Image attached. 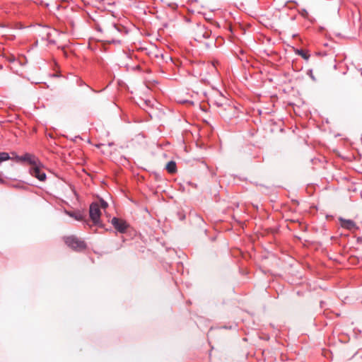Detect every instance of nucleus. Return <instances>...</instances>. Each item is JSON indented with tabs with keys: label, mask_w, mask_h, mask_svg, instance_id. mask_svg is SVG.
<instances>
[{
	"label": "nucleus",
	"mask_w": 362,
	"mask_h": 362,
	"mask_svg": "<svg viewBox=\"0 0 362 362\" xmlns=\"http://www.w3.org/2000/svg\"><path fill=\"white\" fill-rule=\"evenodd\" d=\"M89 216L93 225L102 228L103 224L100 221L101 211L100 205L98 202H93L89 207Z\"/></svg>",
	"instance_id": "nucleus-4"
},
{
	"label": "nucleus",
	"mask_w": 362,
	"mask_h": 362,
	"mask_svg": "<svg viewBox=\"0 0 362 362\" xmlns=\"http://www.w3.org/2000/svg\"><path fill=\"white\" fill-rule=\"evenodd\" d=\"M299 13L303 17L307 18L308 17V12L306 9L303 8L299 11Z\"/></svg>",
	"instance_id": "nucleus-19"
},
{
	"label": "nucleus",
	"mask_w": 362,
	"mask_h": 362,
	"mask_svg": "<svg viewBox=\"0 0 362 362\" xmlns=\"http://www.w3.org/2000/svg\"><path fill=\"white\" fill-rule=\"evenodd\" d=\"M341 227L348 229L350 230L358 229V227L356 226V223L350 219L346 220V219H341Z\"/></svg>",
	"instance_id": "nucleus-12"
},
{
	"label": "nucleus",
	"mask_w": 362,
	"mask_h": 362,
	"mask_svg": "<svg viewBox=\"0 0 362 362\" xmlns=\"http://www.w3.org/2000/svg\"><path fill=\"white\" fill-rule=\"evenodd\" d=\"M296 53L305 60H308L310 58L308 52L303 49H297Z\"/></svg>",
	"instance_id": "nucleus-16"
},
{
	"label": "nucleus",
	"mask_w": 362,
	"mask_h": 362,
	"mask_svg": "<svg viewBox=\"0 0 362 362\" xmlns=\"http://www.w3.org/2000/svg\"><path fill=\"white\" fill-rule=\"evenodd\" d=\"M67 215H69L70 217L74 218L76 221H84L86 215L83 211H65Z\"/></svg>",
	"instance_id": "nucleus-11"
},
{
	"label": "nucleus",
	"mask_w": 362,
	"mask_h": 362,
	"mask_svg": "<svg viewBox=\"0 0 362 362\" xmlns=\"http://www.w3.org/2000/svg\"><path fill=\"white\" fill-rule=\"evenodd\" d=\"M98 203L100 205V209L102 208L103 209H105L108 206V204L103 199H100Z\"/></svg>",
	"instance_id": "nucleus-18"
},
{
	"label": "nucleus",
	"mask_w": 362,
	"mask_h": 362,
	"mask_svg": "<svg viewBox=\"0 0 362 362\" xmlns=\"http://www.w3.org/2000/svg\"><path fill=\"white\" fill-rule=\"evenodd\" d=\"M3 182L2 175H1V173H0V182Z\"/></svg>",
	"instance_id": "nucleus-23"
},
{
	"label": "nucleus",
	"mask_w": 362,
	"mask_h": 362,
	"mask_svg": "<svg viewBox=\"0 0 362 362\" xmlns=\"http://www.w3.org/2000/svg\"><path fill=\"white\" fill-rule=\"evenodd\" d=\"M25 63H26V62H25V57L24 56V62H23V64L25 65Z\"/></svg>",
	"instance_id": "nucleus-25"
},
{
	"label": "nucleus",
	"mask_w": 362,
	"mask_h": 362,
	"mask_svg": "<svg viewBox=\"0 0 362 362\" xmlns=\"http://www.w3.org/2000/svg\"><path fill=\"white\" fill-rule=\"evenodd\" d=\"M31 31L33 33L37 41L38 39H40L42 40H46L49 38L51 29L50 28L47 26L37 25L33 28Z\"/></svg>",
	"instance_id": "nucleus-5"
},
{
	"label": "nucleus",
	"mask_w": 362,
	"mask_h": 362,
	"mask_svg": "<svg viewBox=\"0 0 362 362\" xmlns=\"http://www.w3.org/2000/svg\"><path fill=\"white\" fill-rule=\"evenodd\" d=\"M22 186H23V184L21 182H19L16 185H15V187H19V188L22 187Z\"/></svg>",
	"instance_id": "nucleus-21"
},
{
	"label": "nucleus",
	"mask_w": 362,
	"mask_h": 362,
	"mask_svg": "<svg viewBox=\"0 0 362 362\" xmlns=\"http://www.w3.org/2000/svg\"><path fill=\"white\" fill-rule=\"evenodd\" d=\"M167 171L170 174H174L177 172V165L174 160L169 161L165 167Z\"/></svg>",
	"instance_id": "nucleus-15"
},
{
	"label": "nucleus",
	"mask_w": 362,
	"mask_h": 362,
	"mask_svg": "<svg viewBox=\"0 0 362 362\" xmlns=\"http://www.w3.org/2000/svg\"><path fill=\"white\" fill-rule=\"evenodd\" d=\"M214 104L218 107L222 108L223 106H227L229 109H233L230 106V100L225 97L221 93L218 92L214 96Z\"/></svg>",
	"instance_id": "nucleus-7"
},
{
	"label": "nucleus",
	"mask_w": 362,
	"mask_h": 362,
	"mask_svg": "<svg viewBox=\"0 0 362 362\" xmlns=\"http://www.w3.org/2000/svg\"><path fill=\"white\" fill-rule=\"evenodd\" d=\"M9 160H12L17 163H23V156H18L15 151L8 153Z\"/></svg>",
	"instance_id": "nucleus-14"
},
{
	"label": "nucleus",
	"mask_w": 362,
	"mask_h": 362,
	"mask_svg": "<svg viewBox=\"0 0 362 362\" xmlns=\"http://www.w3.org/2000/svg\"><path fill=\"white\" fill-rule=\"evenodd\" d=\"M9 160L8 153L0 152V164L6 160Z\"/></svg>",
	"instance_id": "nucleus-17"
},
{
	"label": "nucleus",
	"mask_w": 362,
	"mask_h": 362,
	"mask_svg": "<svg viewBox=\"0 0 362 362\" xmlns=\"http://www.w3.org/2000/svg\"><path fill=\"white\" fill-rule=\"evenodd\" d=\"M150 103H151V101H147V100L144 101V105H145L146 106H150Z\"/></svg>",
	"instance_id": "nucleus-20"
},
{
	"label": "nucleus",
	"mask_w": 362,
	"mask_h": 362,
	"mask_svg": "<svg viewBox=\"0 0 362 362\" xmlns=\"http://www.w3.org/2000/svg\"><path fill=\"white\" fill-rule=\"evenodd\" d=\"M357 242H358V243H362V237H358V238H357Z\"/></svg>",
	"instance_id": "nucleus-22"
},
{
	"label": "nucleus",
	"mask_w": 362,
	"mask_h": 362,
	"mask_svg": "<svg viewBox=\"0 0 362 362\" xmlns=\"http://www.w3.org/2000/svg\"><path fill=\"white\" fill-rule=\"evenodd\" d=\"M124 28L119 25L111 24L110 27L106 28V31L110 33L114 34L115 33H122Z\"/></svg>",
	"instance_id": "nucleus-13"
},
{
	"label": "nucleus",
	"mask_w": 362,
	"mask_h": 362,
	"mask_svg": "<svg viewBox=\"0 0 362 362\" xmlns=\"http://www.w3.org/2000/svg\"><path fill=\"white\" fill-rule=\"evenodd\" d=\"M218 64L217 61L195 63L192 65L193 74L202 81L209 84L211 78L218 75Z\"/></svg>",
	"instance_id": "nucleus-1"
},
{
	"label": "nucleus",
	"mask_w": 362,
	"mask_h": 362,
	"mask_svg": "<svg viewBox=\"0 0 362 362\" xmlns=\"http://www.w3.org/2000/svg\"><path fill=\"white\" fill-rule=\"evenodd\" d=\"M8 62L10 63V69L13 72L19 76H22V63L21 60L16 58L15 56L11 55L8 57Z\"/></svg>",
	"instance_id": "nucleus-8"
},
{
	"label": "nucleus",
	"mask_w": 362,
	"mask_h": 362,
	"mask_svg": "<svg viewBox=\"0 0 362 362\" xmlns=\"http://www.w3.org/2000/svg\"><path fill=\"white\" fill-rule=\"evenodd\" d=\"M65 245L72 250L80 252L86 250V243L74 235L63 237Z\"/></svg>",
	"instance_id": "nucleus-3"
},
{
	"label": "nucleus",
	"mask_w": 362,
	"mask_h": 362,
	"mask_svg": "<svg viewBox=\"0 0 362 362\" xmlns=\"http://www.w3.org/2000/svg\"><path fill=\"white\" fill-rule=\"evenodd\" d=\"M111 223L114 228L120 233H126L127 228L129 226L126 221L117 217L112 218L111 220Z\"/></svg>",
	"instance_id": "nucleus-9"
},
{
	"label": "nucleus",
	"mask_w": 362,
	"mask_h": 362,
	"mask_svg": "<svg viewBox=\"0 0 362 362\" xmlns=\"http://www.w3.org/2000/svg\"><path fill=\"white\" fill-rule=\"evenodd\" d=\"M98 30L99 31H101V32L103 31V30H102V28L100 27V25H98Z\"/></svg>",
	"instance_id": "nucleus-24"
},
{
	"label": "nucleus",
	"mask_w": 362,
	"mask_h": 362,
	"mask_svg": "<svg viewBox=\"0 0 362 362\" xmlns=\"http://www.w3.org/2000/svg\"><path fill=\"white\" fill-rule=\"evenodd\" d=\"M230 106L233 107V109H229L227 106H223L221 108L219 111V114L226 119H231L233 117H235L238 116V109L237 107L230 101Z\"/></svg>",
	"instance_id": "nucleus-6"
},
{
	"label": "nucleus",
	"mask_w": 362,
	"mask_h": 362,
	"mask_svg": "<svg viewBox=\"0 0 362 362\" xmlns=\"http://www.w3.org/2000/svg\"><path fill=\"white\" fill-rule=\"evenodd\" d=\"M211 35V31L206 30L204 26H197L194 30V37L196 41L201 42L203 39H207Z\"/></svg>",
	"instance_id": "nucleus-10"
},
{
	"label": "nucleus",
	"mask_w": 362,
	"mask_h": 362,
	"mask_svg": "<svg viewBox=\"0 0 362 362\" xmlns=\"http://www.w3.org/2000/svg\"><path fill=\"white\" fill-rule=\"evenodd\" d=\"M24 169H25L32 177L37 178L40 182H44L47 179L44 165L39 158L34 154L29 153H24Z\"/></svg>",
	"instance_id": "nucleus-2"
}]
</instances>
